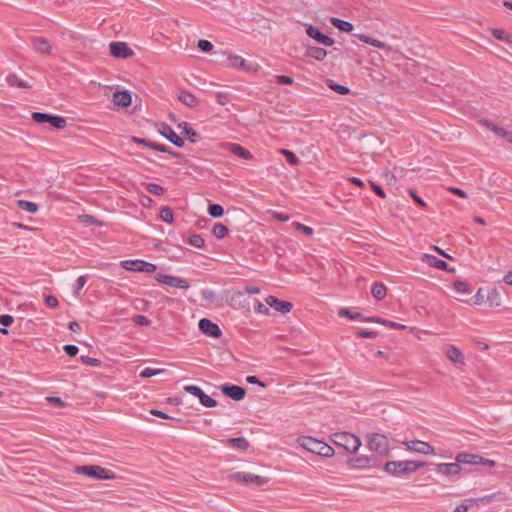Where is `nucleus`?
I'll return each mask as SVG.
<instances>
[{"label": "nucleus", "mask_w": 512, "mask_h": 512, "mask_svg": "<svg viewBox=\"0 0 512 512\" xmlns=\"http://www.w3.org/2000/svg\"><path fill=\"white\" fill-rule=\"evenodd\" d=\"M370 184H371V188H372V190H373V191H374V192H375L379 197H381V198H384V197H385V192H384V190L382 189V187H381V186H379V185H377V184H375V183H373V182H370Z\"/></svg>", "instance_id": "338daca9"}, {"label": "nucleus", "mask_w": 512, "mask_h": 512, "mask_svg": "<svg viewBox=\"0 0 512 512\" xmlns=\"http://www.w3.org/2000/svg\"><path fill=\"white\" fill-rule=\"evenodd\" d=\"M121 267L127 271L145 273H152L157 269L155 264L140 259L124 260L121 262Z\"/></svg>", "instance_id": "6e6552de"}, {"label": "nucleus", "mask_w": 512, "mask_h": 512, "mask_svg": "<svg viewBox=\"0 0 512 512\" xmlns=\"http://www.w3.org/2000/svg\"><path fill=\"white\" fill-rule=\"evenodd\" d=\"M297 443L309 452L320 455L322 441L310 436H300L297 439Z\"/></svg>", "instance_id": "dca6fc26"}, {"label": "nucleus", "mask_w": 512, "mask_h": 512, "mask_svg": "<svg viewBox=\"0 0 512 512\" xmlns=\"http://www.w3.org/2000/svg\"><path fill=\"white\" fill-rule=\"evenodd\" d=\"M73 471L94 480H112L116 478L113 471L99 465H78L74 467Z\"/></svg>", "instance_id": "f257e3e1"}, {"label": "nucleus", "mask_w": 512, "mask_h": 512, "mask_svg": "<svg viewBox=\"0 0 512 512\" xmlns=\"http://www.w3.org/2000/svg\"><path fill=\"white\" fill-rule=\"evenodd\" d=\"M227 479L232 482L249 484L256 483V475L246 472H234L227 475Z\"/></svg>", "instance_id": "a211bd4d"}, {"label": "nucleus", "mask_w": 512, "mask_h": 512, "mask_svg": "<svg viewBox=\"0 0 512 512\" xmlns=\"http://www.w3.org/2000/svg\"><path fill=\"white\" fill-rule=\"evenodd\" d=\"M14 322L13 316L9 314L0 315V324L4 327L10 326Z\"/></svg>", "instance_id": "13d9d810"}, {"label": "nucleus", "mask_w": 512, "mask_h": 512, "mask_svg": "<svg viewBox=\"0 0 512 512\" xmlns=\"http://www.w3.org/2000/svg\"><path fill=\"white\" fill-rule=\"evenodd\" d=\"M155 280L169 287H175L180 289H187L189 287V283L185 279L175 277L172 275L158 273L155 275Z\"/></svg>", "instance_id": "f8f14e48"}, {"label": "nucleus", "mask_w": 512, "mask_h": 512, "mask_svg": "<svg viewBox=\"0 0 512 512\" xmlns=\"http://www.w3.org/2000/svg\"><path fill=\"white\" fill-rule=\"evenodd\" d=\"M230 151L234 155H236L242 159H249L252 157L251 153L239 144H231Z\"/></svg>", "instance_id": "2f4dec72"}, {"label": "nucleus", "mask_w": 512, "mask_h": 512, "mask_svg": "<svg viewBox=\"0 0 512 512\" xmlns=\"http://www.w3.org/2000/svg\"><path fill=\"white\" fill-rule=\"evenodd\" d=\"M44 302L49 308H56L59 305L58 299L53 295H45Z\"/></svg>", "instance_id": "5fc2aeb1"}, {"label": "nucleus", "mask_w": 512, "mask_h": 512, "mask_svg": "<svg viewBox=\"0 0 512 512\" xmlns=\"http://www.w3.org/2000/svg\"><path fill=\"white\" fill-rule=\"evenodd\" d=\"M132 321L135 325L142 327H146L151 323V321L146 316L140 314L133 316Z\"/></svg>", "instance_id": "49530a36"}, {"label": "nucleus", "mask_w": 512, "mask_h": 512, "mask_svg": "<svg viewBox=\"0 0 512 512\" xmlns=\"http://www.w3.org/2000/svg\"><path fill=\"white\" fill-rule=\"evenodd\" d=\"M422 261L427 263L429 266L435 267L444 271H453V269H449L448 265L445 261L438 259L437 257L430 254H423Z\"/></svg>", "instance_id": "5701e85b"}, {"label": "nucleus", "mask_w": 512, "mask_h": 512, "mask_svg": "<svg viewBox=\"0 0 512 512\" xmlns=\"http://www.w3.org/2000/svg\"><path fill=\"white\" fill-rule=\"evenodd\" d=\"M198 327L204 335L212 338H219L222 334L219 326L207 318L200 319Z\"/></svg>", "instance_id": "ddd939ff"}, {"label": "nucleus", "mask_w": 512, "mask_h": 512, "mask_svg": "<svg viewBox=\"0 0 512 512\" xmlns=\"http://www.w3.org/2000/svg\"><path fill=\"white\" fill-rule=\"evenodd\" d=\"M173 215V210L168 206L162 207L159 214L161 220L166 223H172L174 221Z\"/></svg>", "instance_id": "58836bf2"}, {"label": "nucleus", "mask_w": 512, "mask_h": 512, "mask_svg": "<svg viewBox=\"0 0 512 512\" xmlns=\"http://www.w3.org/2000/svg\"><path fill=\"white\" fill-rule=\"evenodd\" d=\"M222 442L225 446H230L240 451H246L250 446L249 442L244 437L228 438Z\"/></svg>", "instance_id": "b1692460"}, {"label": "nucleus", "mask_w": 512, "mask_h": 512, "mask_svg": "<svg viewBox=\"0 0 512 512\" xmlns=\"http://www.w3.org/2000/svg\"><path fill=\"white\" fill-rule=\"evenodd\" d=\"M109 53L118 59H128L134 55V51L128 44L120 41H114L109 44Z\"/></svg>", "instance_id": "1a4fd4ad"}, {"label": "nucleus", "mask_w": 512, "mask_h": 512, "mask_svg": "<svg viewBox=\"0 0 512 512\" xmlns=\"http://www.w3.org/2000/svg\"><path fill=\"white\" fill-rule=\"evenodd\" d=\"M132 142L133 143H136L138 145H142V146H146L148 148H150V145H152V142L151 141H148L144 138H140V137H136V136H133L131 138Z\"/></svg>", "instance_id": "69168bd1"}, {"label": "nucleus", "mask_w": 512, "mask_h": 512, "mask_svg": "<svg viewBox=\"0 0 512 512\" xmlns=\"http://www.w3.org/2000/svg\"><path fill=\"white\" fill-rule=\"evenodd\" d=\"M461 467L456 461L455 463H439L436 466L437 473L445 476L458 475Z\"/></svg>", "instance_id": "6ab92c4d"}, {"label": "nucleus", "mask_w": 512, "mask_h": 512, "mask_svg": "<svg viewBox=\"0 0 512 512\" xmlns=\"http://www.w3.org/2000/svg\"><path fill=\"white\" fill-rule=\"evenodd\" d=\"M357 335L362 338H375L377 336V333L375 331H368L364 329H359L357 331Z\"/></svg>", "instance_id": "680f3d73"}, {"label": "nucleus", "mask_w": 512, "mask_h": 512, "mask_svg": "<svg viewBox=\"0 0 512 512\" xmlns=\"http://www.w3.org/2000/svg\"><path fill=\"white\" fill-rule=\"evenodd\" d=\"M181 129L182 138H186L191 143H197L200 140L199 134L189 125V123L182 121L178 124Z\"/></svg>", "instance_id": "aec40b11"}, {"label": "nucleus", "mask_w": 512, "mask_h": 512, "mask_svg": "<svg viewBox=\"0 0 512 512\" xmlns=\"http://www.w3.org/2000/svg\"><path fill=\"white\" fill-rule=\"evenodd\" d=\"M63 350L68 356L74 357L77 355L79 348L78 346L73 344H66L64 345Z\"/></svg>", "instance_id": "864d4df0"}, {"label": "nucleus", "mask_w": 512, "mask_h": 512, "mask_svg": "<svg viewBox=\"0 0 512 512\" xmlns=\"http://www.w3.org/2000/svg\"><path fill=\"white\" fill-rule=\"evenodd\" d=\"M197 47L205 53L210 52L213 49V44L206 40V39H200L197 43Z\"/></svg>", "instance_id": "09e8293b"}, {"label": "nucleus", "mask_w": 512, "mask_h": 512, "mask_svg": "<svg viewBox=\"0 0 512 512\" xmlns=\"http://www.w3.org/2000/svg\"><path fill=\"white\" fill-rule=\"evenodd\" d=\"M150 413L152 415H154V416H157V417H160V418H163V419H171V417L167 413H165V412H163L161 410L152 409L150 411Z\"/></svg>", "instance_id": "774afa93"}, {"label": "nucleus", "mask_w": 512, "mask_h": 512, "mask_svg": "<svg viewBox=\"0 0 512 512\" xmlns=\"http://www.w3.org/2000/svg\"><path fill=\"white\" fill-rule=\"evenodd\" d=\"M220 390L225 396L235 401L244 399L246 395V391L243 387L234 384H223L220 386Z\"/></svg>", "instance_id": "4468645a"}, {"label": "nucleus", "mask_w": 512, "mask_h": 512, "mask_svg": "<svg viewBox=\"0 0 512 512\" xmlns=\"http://www.w3.org/2000/svg\"><path fill=\"white\" fill-rule=\"evenodd\" d=\"M330 22L334 27L343 32H351L353 30V25L350 22L341 20L339 18L332 17Z\"/></svg>", "instance_id": "7c9ffc66"}, {"label": "nucleus", "mask_w": 512, "mask_h": 512, "mask_svg": "<svg viewBox=\"0 0 512 512\" xmlns=\"http://www.w3.org/2000/svg\"><path fill=\"white\" fill-rule=\"evenodd\" d=\"M80 361L82 364L91 366V367H99L101 365L100 359L85 356V355L80 356Z\"/></svg>", "instance_id": "c03bdc74"}, {"label": "nucleus", "mask_w": 512, "mask_h": 512, "mask_svg": "<svg viewBox=\"0 0 512 512\" xmlns=\"http://www.w3.org/2000/svg\"><path fill=\"white\" fill-rule=\"evenodd\" d=\"M33 48L41 54H49L51 52V45L48 40L43 37H35L32 39Z\"/></svg>", "instance_id": "a878e982"}, {"label": "nucleus", "mask_w": 512, "mask_h": 512, "mask_svg": "<svg viewBox=\"0 0 512 512\" xmlns=\"http://www.w3.org/2000/svg\"><path fill=\"white\" fill-rule=\"evenodd\" d=\"M31 119L38 124L48 123L56 129H63L67 124L66 118L63 116L43 112H33Z\"/></svg>", "instance_id": "0eeeda50"}, {"label": "nucleus", "mask_w": 512, "mask_h": 512, "mask_svg": "<svg viewBox=\"0 0 512 512\" xmlns=\"http://www.w3.org/2000/svg\"><path fill=\"white\" fill-rule=\"evenodd\" d=\"M18 207L28 213L34 214L38 211V205L35 202L19 200Z\"/></svg>", "instance_id": "72a5a7b5"}, {"label": "nucleus", "mask_w": 512, "mask_h": 512, "mask_svg": "<svg viewBox=\"0 0 512 512\" xmlns=\"http://www.w3.org/2000/svg\"><path fill=\"white\" fill-rule=\"evenodd\" d=\"M258 28H261L263 30V31H260L261 33L270 31L271 30V20L264 16H261V17L258 16Z\"/></svg>", "instance_id": "a18cd8bd"}, {"label": "nucleus", "mask_w": 512, "mask_h": 512, "mask_svg": "<svg viewBox=\"0 0 512 512\" xmlns=\"http://www.w3.org/2000/svg\"><path fill=\"white\" fill-rule=\"evenodd\" d=\"M370 459L368 457H357L351 459L348 464L352 468L364 469L369 467Z\"/></svg>", "instance_id": "473e14b6"}, {"label": "nucleus", "mask_w": 512, "mask_h": 512, "mask_svg": "<svg viewBox=\"0 0 512 512\" xmlns=\"http://www.w3.org/2000/svg\"><path fill=\"white\" fill-rule=\"evenodd\" d=\"M306 55L315 60L322 61L327 56V52L323 48L312 46L307 48Z\"/></svg>", "instance_id": "c85d7f7f"}, {"label": "nucleus", "mask_w": 512, "mask_h": 512, "mask_svg": "<svg viewBox=\"0 0 512 512\" xmlns=\"http://www.w3.org/2000/svg\"><path fill=\"white\" fill-rule=\"evenodd\" d=\"M213 235L217 238V239H222L224 238L228 232H229V229L226 225L222 224V223H216L213 227Z\"/></svg>", "instance_id": "c9c22d12"}, {"label": "nucleus", "mask_w": 512, "mask_h": 512, "mask_svg": "<svg viewBox=\"0 0 512 512\" xmlns=\"http://www.w3.org/2000/svg\"><path fill=\"white\" fill-rule=\"evenodd\" d=\"M158 132L165 137L169 142L176 147L182 148L184 146V139L177 135L172 127L164 122L157 124Z\"/></svg>", "instance_id": "9b49d317"}, {"label": "nucleus", "mask_w": 512, "mask_h": 512, "mask_svg": "<svg viewBox=\"0 0 512 512\" xmlns=\"http://www.w3.org/2000/svg\"><path fill=\"white\" fill-rule=\"evenodd\" d=\"M292 225L307 236H312L314 231L311 227L301 224L300 222H293Z\"/></svg>", "instance_id": "8fccbe9b"}, {"label": "nucleus", "mask_w": 512, "mask_h": 512, "mask_svg": "<svg viewBox=\"0 0 512 512\" xmlns=\"http://www.w3.org/2000/svg\"><path fill=\"white\" fill-rule=\"evenodd\" d=\"M338 315L340 317H348V318H350L352 320L358 319L360 317V314H358V313L352 314L351 311L348 308H345V307H342V308L339 309Z\"/></svg>", "instance_id": "603ef678"}, {"label": "nucleus", "mask_w": 512, "mask_h": 512, "mask_svg": "<svg viewBox=\"0 0 512 512\" xmlns=\"http://www.w3.org/2000/svg\"><path fill=\"white\" fill-rule=\"evenodd\" d=\"M276 82L281 85H290L293 83V79L289 76L280 75L276 76Z\"/></svg>", "instance_id": "e2e57ef3"}, {"label": "nucleus", "mask_w": 512, "mask_h": 512, "mask_svg": "<svg viewBox=\"0 0 512 512\" xmlns=\"http://www.w3.org/2000/svg\"><path fill=\"white\" fill-rule=\"evenodd\" d=\"M132 97L128 91H117L113 94V103L116 106L126 108L131 105Z\"/></svg>", "instance_id": "4be33fe9"}, {"label": "nucleus", "mask_w": 512, "mask_h": 512, "mask_svg": "<svg viewBox=\"0 0 512 512\" xmlns=\"http://www.w3.org/2000/svg\"><path fill=\"white\" fill-rule=\"evenodd\" d=\"M492 33L493 36L498 40L509 41V36L506 34L504 30L494 29Z\"/></svg>", "instance_id": "4d7b16f0"}, {"label": "nucleus", "mask_w": 512, "mask_h": 512, "mask_svg": "<svg viewBox=\"0 0 512 512\" xmlns=\"http://www.w3.org/2000/svg\"><path fill=\"white\" fill-rule=\"evenodd\" d=\"M184 390L187 393L197 397L199 399V402L201 403V405H203L204 407L212 408L217 405L216 400H214L209 395L205 394V392L198 386L186 385V386H184Z\"/></svg>", "instance_id": "9d476101"}, {"label": "nucleus", "mask_w": 512, "mask_h": 512, "mask_svg": "<svg viewBox=\"0 0 512 512\" xmlns=\"http://www.w3.org/2000/svg\"><path fill=\"white\" fill-rule=\"evenodd\" d=\"M281 152L289 164L297 165L299 163L298 157L293 152L285 149L281 150Z\"/></svg>", "instance_id": "de8ad7c7"}, {"label": "nucleus", "mask_w": 512, "mask_h": 512, "mask_svg": "<svg viewBox=\"0 0 512 512\" xmlns=\"http://www.w3.org/2000/svg\"><path fill=\"white\" fill-rule=\"evenodd\" d=\"M326 83H327V86L330 89H332L333 91L337 92L338 94L346 95V94H348L350 92V89L348 87L340 85V84H337V83H335L331 79H328L326 81Z\"/></svg>", "instance_id": "e433bc0d"}, {"label": "nucleus", "mask_w": 512, "mask_h": 512, "mask_svg": "<svg viewBox=\"0 0 512 512\" xmlns=\"http://www.w3.org/2000/svg\"><path fill=\"white\" fill-rule=\"evenodd\" d=\"M446 357L454 364H464L463 353L454 345H447L444 348Z\"/></svg>", "instance_id": "412c9836"}, {"label": "nucleus", "mask_w": 512, "mask_h": 512, "mask_svg": "<svg viewBox=\"0 0 512 512\" xmlns=\"http://www.w3.org/2000/svg\"><path fill=\"white\" fill-rule=\"evenodd\" d=\"M150 149H153V150H156V151H159L162 153L170 152V148L168 146L160 144V143H156V142H152V145H150Z\"/></svg>", "instance_id": "bf43d9fd"}, {"label": "nucleus", "mask_w": 512, "mask_h": 512, "mask_svg": "<svg viewBox=\"0 0 512 512\" xmlns=\"http://www.w3.org/2000/svg\"><path fill=\"white\" fill-rule=\"evenodd\" d=\"M86 282H87V276L86 275H81V276H79L76 279L75 287H74V290H73V295L75 297H79L80 296V292L83 289V287L85 286Z\"/></svg>", "instance_id": "a19ab883"}, {"label": "nucleus", "mask_w": 512, "mask_h": 512, "mask_svg": "<svg viewBox=\"0 0 512 512\" xmlns=\"http://www.w3.org/2000/svg\"><path fill=\"white\" fill-rule=\"evenodd\" d=\"M454 289L459 293H465V292H467L468 285L462 281H455Z\"/></svg>", "instance_id": "0e129e2a"}, {"label": "nucleus", "mask_w": 512, "mask_h": 512, "mask_svg": "<svg viewBox=\"0 0 512 512\" xmlns=\"http://www.w3.org/2000/svg\"><path fill=\"white\" fill-rule=\"evenodd\" d=\"M372 295L377 300H382L387 294V289L383 283L376 282L372 286Z\"/></svg>", "instance_id": "c756f323"}, {"label": "nucleus", "mask_w": 512, "mask_h": 512, "mask_svg": "<svg viewBox=\"0 0 512 512\" xmlns=\"http://www.w3.org/2000/svg\"><path fill=\"white\" fill-rule=\"evenodd\" d=\"M306 33L309 37L313 38L318 43L323 44L325 46H332L334 44V40L331 37L324 35L318 30V28L312 25H309L307 27Z\"/></svg>", "instance_id": "f3484780"}, {"label": "nucleus", "mask_w": 512, "mask_h": 512, "mask_svg": "<svg viewBox=\"0 0 512 512\" xmlns=\"http://www.w3.org/2000/svg\"><path fill=\"white\" fill-rule=\"evenodd\" d=\"M483 124L486 125L489 129H491L495 134L501 136L505 129L494 125L493 123H489L488 121H483Z\"/></svg>", "instance_id": "052dcab7"}, {"label": "nucleus", "mask_w": 512, "mask_h": 512, "mask_svg": "<svg viewBox=\"0 0 512 512\" xmlns=\"http://www.w3.org/2000/svg\"><path fill=\"white\" fill-rule=\"evenodd\" d=\"M229 65L233 68L243 70V71H250L251 66H248L245 59H243L241 56H229L228 57Z\"/></svg>", "instance_id": "bb28decb"}, {"label": "nucleus", "mask_w": 512, "mask_h": 512, "mask_svg": "<svg viewBox=\"0 0 512 512\" xmlns=\"http://www.w3.org/2000/svg\"><path fill=\"white\" fill-rule=\"evenodd\" d=\"M7 81L10 85L17 86L19 88H30L31 87V85L28 82L19 79L18 76L15 74L9 75L7 77Z\"/></svg>", "instance_id": "4c0bfd02"}, {"label": "nucleus", "mask_w": 512, "mask_h": 512, "mask_svg": "<svg viewBox=\"0 0 512 512\" xmlns=\"http://www.w3.org/2000/svg\"><path fill=\"white\" fill-rule=\"evenodd\" d=\"M334 453L335 451L330 445H328L325 442H322L320 456L330 458L334 455Z\"/></svg>", "instance_id": "3c124183"}, {"label": "nucleus", "mask_w": 512, "mask_h": 512, "mask_svg": "<svg viewBox=\"0 0 512 512\" xmlns=\"http://www.w3.org/2000/svg\"><path fill=\"white\" fill-rule=\"evenodd\" d=\"M178 99L189 108H194L199 104L197 97L187 90H181Z\"/></svg>", "instance_id": "393cba45"}, {"label": "nucleus", "mask_w": 512, "mask_h": 512, "mask_svg": "<svg viewBox=\"0 0 512 512\" xmlns=\"http://www.w3.org/2000/svg\"><path fill=\"white\" fill-rule=\"evenodd\" d=\"M187 242L196 248H202L204 246V239L200 234H192L188 237Z\"/></svg>", "instance_id": "37998d69"}, {"label": "nucleus", "mask_w": 512, "mask_h": 512, "mask_svg": "<svg viewBox=\"0 0 512 512\" xmlns=\"http://www.w3.org/2000/svg\"><path fill=\"white\" fill-rule=\"evenodd\" d=\"M142 186L144 187V189L153 194V195H157V196H160L164 193V188L157 184V183H152V182H149V183H142Z\"/></svg>", "instance_id": "f704fd0d"}, {"label": "nucleus", "mask_w": 512, "mask_h": 512, "mask_svg": "<svg viewBox=\"0 0 512 512\" xmlns=\"http://www.w3.org/2000/svg\"><path fill=\"white\" fill-rule=\"evenodd\" d=\"M217 102L221 105H225L230 101V95L226 92L216 93Z\"/></svg>", "instance_id": "6e6d98bb"}, {"label": "nucleus", "mask_w": 512, "mask_h": 512, "mask_svg": "<svg viewBox=\"0 0 512 512\" xmlns=\"http://www.w3.org/2000/svg\"><path fill=\"white\" fill-rule=\"evenodd\" d=\"M266 305L262 303H258V314L269 316L270 311L267 305L273 308L275 311L280 312L281 314H287L291 312L293 305L291 302L282 301L276 298L275 296H268L265 299Z\"/></svg>", "instance_id": "20e7f679"}, {"label": "nucleus", "mask_w": 512, "mask_h": 512, "mask_svg": "<svg viewBox=\"0 0 512 512\" xmlns=\"http://www.w3.org/2000/svg\"><path fill=\"white\" fill-rule=\"evenodd\" d=\"M425 465L424 462H417L413 460L406 461H390L384 466V470L394 476L410 474Z\"/></svg>", "instance_id": "f03ea898"}, {"label": "nucleus", "mask_w": 512, "mask_h": 512, "mask_svg": "<svg viewBox=\"0 0 512 512\" xmlns=\"http://www.w3.org/2000/svg\"><path fill=\"white\" fill-rule=\"evenodd\" d=\"M456 461L459 464L464 463V464L476 465V464H480V461H482V457L478 456V455H474V454L461 453V454L457 455Z\"/></svg>", "instance_id": "cd10ccee"}, {"label": "nucleus", "mask_w": 512, "mask_h": 512, "mask_svg": "<svg viewBox=\"0 0 512 512\" xmlns=\"http://www.w3.org/2000/svg\"><path fill=\"white\" fill-rule=\"evenodd\" d=\"M408 450L414 451L424 455H434L435 449L427 442L420 440H412L404 442Z\"/></svg>", "instance_id": "2eb2a0df"}, {"label": "nucleus", "mask_w": 512, "mask_h": 512, "mask_svg": "<svg viewBox=\"0 0 512 512\" xmlns=\"http://www.w3.org/2000/svg\"><path fill=\"white\" fill-rule=\"evenodd\" d=\"M256 294V286L246 287L243 291H236L231 295L230 303L233 307L250 310V295Z\"/></svg>", "instance_id": "423d86ee"}, {"label": "nucleus", "mask_w": 512, "mask_h": 512, "mask_svg": "<svg viewBox=\"0 0 512 512\" xmlns=\"http://www.w3.org/2000/svg\"><path fill=\"white\" fill-rule=\"evenodd\" d=\"M165 371H166L165 369H156V368L146 367L140 372L139 376L142 378H150V377L156 376L158 374L164 373Z\"/></svg>", "instance_id": "79ce46f5"}, {"label": "nucleus", "mask_w": 512, "mask_h": 512, "mask_svg": "<svg viewBox=\"0 0 512 512\" xmlns=\"http://www.w3.org/2000/svg\"><path fill=\"white\" fill-rule=\"evenodd\" d=\"M333 443L343 447L350 453H355L361 446V440L354 434L348 432H337L331 436Z\"/></svg>", "instance_id": "7ed1b4c3"}, {"label": "nucleus", "mask_w": 512, "mask_h": 512, "mask_svg": "<svg viewBox=\"0 0 512 512\" xmlns=\"http://www.w3.org/2000/svg\"><path fill=\"white\" fill-rule=\"evenodd\" d=\"M368 447L380 456H387L390 450L388 438L380 433L368 435Z\"/></svg>", "instance_id": "39448f33"}, {"label": "nucleus", "mask_w": 512, "mask_h": 512, "mask_svg": "<svg viewBox=\"0 0 512 512\" xmlns=\"http://www.w3.org/2000/svg\"><path fill=\"white\" fill-rule=\"evenodd\" d=\"M208 214L213 218H220L224 214V208L220 204H210Z\"/></svg>", "instance_id": "ea45409f"}]
</instances>
